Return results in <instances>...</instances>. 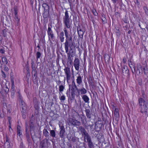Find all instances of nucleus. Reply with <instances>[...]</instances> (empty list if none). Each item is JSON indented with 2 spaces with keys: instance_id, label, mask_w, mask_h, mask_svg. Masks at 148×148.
<instances>
[{
  "instance_id": "nucleus-1",
  "label": "nucleus",
  "mask_w": 148,
  "mask_h": 148,
  "mask_svg": "<svg viewBox=\"0 0 148 148\" xmlns=\"http://www.w3.org/2000/svg\"><path fill=\"white\" fill-rule=\"evenodd\" d=\"M143 96L144 99L141 97L138 99L139 105L141 108L140 112L142 114H145L148 116V101L145 98L143 95Z\"/></svg>"
},
{
  "instance_id": "nucleus-2",
  "label": "nucleus",
  "mask_w": 148,
  "mask_h": 148,
  "mask_svg": "<svg viewBox=\"0 0 148 148\" xmlns=\"http://www.w3.org/2000/svg\"><path fill=\"white\" fill-rule=\"evenodd\" d=\"M64 31L65 33V35L66 37V42L64 43L65 47L66 48V47H68V45H70L73 44L72 40V36L71 35H70L69 34L67 30L66 29V27L64 28Z\"/></svg>"
},
{
  "instance_id": "nucleus-3",
  "label": "nucleus",
  "mask_w": 148,
  "mask_h": 148,
  "mask_svg": "<svg viewBox=\"0 0 148 148\" xmlns=\"http://www.w3.org/2000/svg\"><path fill=\"white\" fill-rule=\"evenodd\" d=\"M63 20L65 26L67 28H70L71 24V21L70 18L69 16L68 11L66 10L65 12V16L63 18Z\"/></svg>"
},
{
  "instance_id": "nucleus-4",
  "label": "nucleus",
  "mask_w": 148,
  "mask_h": 148,
  "mask_svg": "<svg viewBox=\"0 0 148 148\" xmlns=\"http://www.w3.org/2000/svg\"><path fill=\"white\" fill-rule=\"evenodd\" d=\"M119 70H117L118 72L122 75L125 76L127 75L129 77L130 76V74L129 73V70L128 68V67L124 65H121V68H120L119 66Z\"/></svg>"
},
{
  "instance_id": "nucleus-5",
  "label": "nucleus",
  "mask_w": 148,
  "mask_h": 148,
  "mask_svg": "<svg viewBox=\"0 0 148 148\" xmlns=\"http://www.w3.org/2000/svg\"><path fill=\"white\" fill-rule=\"evenodd\" d=\"M20 108L23 118L24 119H25L26 117L27 108V106L24 101L21 103Z\"/></svg>"
},
{
  "instance_id": "nucleus-6",
  "label": "nucleus",
  "mask_w": 148,
  "mask_h": 148,
  "mask_svg": "<svg viewBox=\"0 0 148 148\" xmlns=\"http://www.w3.org/2000/svg\"><path fill=\"white\" fill-rule=\"evenodd\" d=\"M34 123L35 118L33 116V115H32L29 121V131L30 132L31 138L34 141V138L32 135V130H34V128H35V127L34 125Z\"/></svg>"
},
{
  "instance_id": "nucleus-7",
  "label": "nucleus",
  "mask_w": 148,
  "mask_h": 148,
  "mask_svg": "<svg viewBox=\"0 0 148 148\" xmlns=\"http://www.w3.org/2000/svg\"><path fill=\"white\" fill-rule=\"evenodd\" d=\"M28 124H26L25 136L27 143L29 145H31L32 144V141L30 136L29 132L28 130Z\"/></svg>"
},
{
  "instance_id": "nucleus-8",
  "label": "nucleus",
  "mask_w": 148,
  "mask_h": 148,
  "mask_svg": "<svg viewBox=\"0 0 148 148\" xmlns=\"http://www.w3.org/2000/svg\"><path fill=\"white\" fill-rule=\"evenodd\" d=\"M103 127V124L101 121H98L95 123V127L94 129L97 132H99L101 130L102 127Z\"/></svg>"
},
{
  "instance_id": "nucleus-9",
  "label": "nucleus",
  "mask_w": 148,
  "mask_h": 148,
  "mask_svg": "<svg viewBox=\"0 0 148 148\" xmlns=\"http://www.w3.org/2000/svg\"><path fill=\"white\" fill-rule=\"evenodd\" d=\"M47 129L44 128L43 131V134L46 138L45 139H46L47 140L48 145L50 144V143L48 141V140L50 138V132L48 130V128L46 127Z\"/></svg>"
},
{
  "instance_id": "nucleus-10",
  "label": "nucleus",
  "mask_w": 148,
  "mask_h": 148,
  "mask_svg": "<svg viewBox=\"0 0 148 148\" xmlns=\"http://www.w3.org/2000/svg\"><path fill=\"white\" fill-rule=\"evenodd\" d=\"M69 122L71 125L73 126H79L81 125V123L79 121L70 118Z\"/></svg>"
},
{
  "instance_id": "nucleus-11",
  "label": "nucleus",
  "mask_w": 148,
  "mask_h": 148,
  "mask_svg": "<svg viewBox=\"0 0 148 148\" xmlns=\"http://www.w3.org/2000/svg\"><path fill=\"white\" fill-rule=\"evenodd\" d=\"M47 140L44 139L40 143L39 146V148H48Z\"/></svg>"
},
{
  "instance_id": "nucleus-12",
  "label": "nucleus",
  "mask_w": 148,
  "mask_h": 148,
  "mask_svg": "<svg viewBox=\"0 0 148 148\" xmlns=\"http://www.w3.org/2000/svg\"><path fill=\"white\" fill-rule=\"evenodd\" d=\"M85 111L87 118L89 119H90L93 116L92 110L86 107Z\"/></svg>"
},
{
  "instance_id": "nucleus-13",
  "label": "nucleus",
  "mask_w": 148,
  "mask_h": 148,
  "mask_svg": "<svg viewBox=\"0 0 148 148\" xmlns=\"http://www.w3.org/2000/svg\"><path fill=\"white\" fill-rule=\"evenodd\" d=\"M84 28V27H81L79 23H78V26L77 27V30L79 36V31L80 32V35L82 36V37H83V35L85 32V29Z\"/></svg>"
},
{
  "instance_id": "nucleus-14",
  "label": "nucleus",
  "mask_w": 148,
  "mask_h": 148,
  "mask_svg": "<svg viewBox=\"0 0 148 148\" xmlns=\"http://www.w3.org/2000/svg\"><path fill=\"white\" fill-rule=\"evenodd\" d=\"M59 127H60V131L59 132V136L61 138L63 139H64V134L66 132L65 129L64 127V126L62 125V126H60L59 125Z\"/></svg>"
},
{
  "instance_id": "nucleus-15",
  "label": "nucleus",
  "mask_w": 148,
  "mask_h": 148,
  "mask_svg": "<svg viewBox=\"0 0 148 148\" xmlns=\"http://www.w3.org/2000/svg\"><path fill=\"white\" fill-rule=\"evenodd\" d=\"M71 66H68L65 67L64 69L65 73L66 75V79L67 81L70 79L71 77L70 68Z\"/></svg>"
},
{
  "instance_id": "nucleus-16",
  "label": "nucleus",
  "mask_w": 148,
  "mask_h": 148,
  "mask_svg": "<svg viewBox=\"0 0 148 148\" xmlns=\"http://www.w3.org/2000/svg\"><path fill=\"white\" fill-rule=\"evenodd\" d=\"M52 26L51 24H48V28L47 30L48 34L49 36H50L51 39H53L54 36L53 34L52 31L51 30V28Z\"/></svg>"
},
{
  "instance_id": "nucleus-17",
  "label": "nucleus",
  "mask_w": 148,
  "mask_h": 148,
  "mask_svg": "<svg viewBox=\"0 0 148 148\" xmlns=\"http://www.w3.org/2000/svg\"><path fill=\"white\" fill-rule=\"evenodd\" d=\"M143 73V67L140 64H139L137 67L136 73L138 75H139L142 74Z\"/></svg>"
},
{
  "instance_id": "nucleus-18",
  "label": "nucleus",
  "mask_w": 148,
  "mask_h": 148,
  "mask_svg": "<svg viewBox=\"0 0 148 148\" xmlns=\"http://www.w3.org/2000/svg\"><path fill=\"white\" fill-rule=\"evenodd\" d=\"M42 16L44 19L45 21L46 20L47 21H48V18H51L49 14V11H44L42 13Z\"/></svg>"
},
{
  "instance_id": "nucleus-19",
  "label": "nucleus",
  "mask_w": 148,
  "mask_h": 148,
  "mask_svg": "<svg viewBox=\"0 0 148 148\" xmlns=\"http://www.w3.org/2000/svg\"><path fill=\"white\" fill-rule=\"evenodd\" d=\"M50 114V116L51 117V118L53 120H56L59 116L58 114L54 112V111L53 110L51 111Z\"/></svg>"
},
{
  "instance_id": "nucleus-20",
  "label": "nucleus",
  "mask_w": 148,
  "mask_h": 148,
  "mask_svg": "<svg viewBox=\"0 0 148 148\" xmlns=\"http://www.w3.org/2000/svg\"><path fill=\"white\" fill-rule=\"evenodd\" d=\"M48 130L50 132V137H52L53 138H56V128H54L53 129L51 130L49 127Z\"/></svg>"
},
{
  "instance_id": "nucleus-21",
  "label": "nucleus",
  "mask_w": 148,
  "mask_h": 148,
  "mask_svg": "<svg viewBox=\"0 0 148 148\" xmlns=\"http://www.w3.org/2000/svg\"><path fill=\"white\" fill-rule=\"evenodd\" d=\"M72 85L73 86L74 88L76 90V91L77 92V93H76L75 94V95L76 96L78 97L80 95V92L79 90V89H78L76 86L75 84V83L74 82V80H73L72 82Z\"/></svg>"
},
{
  "instance_id": "nucleus-22",
  "label": "nucleus",
  "mask_w": 148,
  "mask_h": 148,
  "mask_svg": "<svg viewBox=\"0 0 148 148\" xmlns=\"http://www.w3.org/2000/svg\"><path fill=\"white\" fill-rule=\"evenodd\" d=\"M114 111V115L115 118V119L116 121L119 120V110L117 108H115Z\"/></svg>"
},
{
  "instance_id": "nucleus-23",
  "label": "nucleus",
  "mask_w": 148,
  "mask_h": 148,
  "mask_svg": "<svg viewBox=\"0 0 148 148\" xmlns=\"http://www.w3.org/2000/svg\"><path fill=\"white\" fill-rule=\"evenodd\" d=\"M84 140L86 139V142H88V141L92 140L91 136L89 135V134L88 132H87L84 135H83Z\"/></svg>"
},
{
  "instance_id": "nucleus-24",
  "label": "nucleus",
  "mask_w": 148,
  "mask_h": 148,
  "mask_svg": "<svg viewBox=\"0 0 148 148\" xmlns=\"http://www.w3.org/2000/svg\"><path fill=\"white\" fill-rule=\"evenodd\" d=\"M130 62L131 63V62L130 61ZM129 65L130 68L132 71L133 74L135 73H136V67L135 66L133 65L132 63L130 64V63H129Z\"/></svg>"
},
{
  "instance_id": "nucleus-25",
  "label": "nucleus",
  "mask_w": 148,
  "mask_h": 148,
  "mask_svg": "<svg viewBox=\"0 0 148 148\" xmlns=\"http://www.w3.org/2000/svg\"><path fill=\"white\" fill-rule=\"evenodd\" d=\"M84 142L88 143V148H94V144L92 141V140L88 141V142H86V140L85 139Z\"/></svg>"
},
{
  "instance_id": "nucleus-26",
  "label": "nucleus",
  "mask_w": 148,
  "mask_h": 148,
  "mask_svg": "<svg viewBox=\"0 0 148 148\" xmlns=\"http://www.w3.org/2000/svg\"><path fill=\"white\" fill-rule=\"evenodd\" d=\"M42 6L44 8V11H49V7L47 4L45 3H43Z\"/></svg>"
},
{
  "instance_id": "nucleus-27",
  "label": "nucleus",
  "mask_w": 148,
  "mask_h": 148,
  "mask_svg": "<svg viewBox=\"0 0 148 148\" xmlns=\"http://www.w3.org/2000/svg\"><path fill=\"white\" fill-rule=\"evenodd\" d=\"M42 6L44 8V11H49V7L47 4L45 3H43Z\"/></svg>"
},
{
  "instance_id": "nucleus-28",
  "label": "nucleus",
  "mask_w": 148,
  "mask_h": 148,
  "mask_svg": "<svg viewBox=\"0 0 148 148\" xmlns=\"http://www.w3.org/2000/svg\"><path fill=\"white\" fill-rule=\"evenodd\" d=\"M82 99L85 103H89V99L86 95H84L82 96Z\"/></svg>"
},
{
  "instance_id": "nucleus-29",
  "label": "nucleus",
  "mask_w": 148,
  "mask_h": 148,
  "mask_svg": "<svg viewBox=\"0 0 148 148\" xmlns=\"http://www.w3.org/2000/svg\"><path fill=\"white\" fill-rule=\"evenodd\" d=\"M79 130H80L82 134L83 135H84L87 132L86 131V130L82 126H80L79 127Z\"/></svg>"
},
{
  "instance_id": "nucleus-30",
  "label": "nucleus",
  "mask_w": 148,
  "mask_h": 148,
  "mask_svg": "<svg viewBox=\"0 0 148 148\" xmlns=\"http://www.w3.org/2000/svg\"><path fill=\"white\" fill-rule=\"evenodd\" d=\"M72 62V59H71V57L68 58L67 61V66H71Z\"/></svg>"
},
{
  "instance_id": "nucleus-31",
  "label": "nucleus",
  "mask_w": 148,
  "mask_h": 148,
  "mask_svg": "<svg viewBox=\"0 0 148 148\" xmlns=\"http://www.w3.org/2000/svg\"><path fill=\"white\" fill-rule=\"evenodd\" d=\"M17 134H19V136L20 137V136L22 135V133L21 132V127L19 125H18L17 126Z\"/></svg>"
},
{
  "instance_id": "nucleus-32",
  "label": "nucleus",
  "mask_w": 148,
  "mask_h": 148,
  "mask_svg": "<svg viewBox=\"0 0 148 148\" xmlns=\"http://www.w3.org/2000/svg\"><path fill=\"white\" fill-rule=\"evenodd\" d=\"M75 136L74 134H73V133L72 134L71 133H69L67 135V138L68 140H70V141Z\"/></svg>"
},
{
  "instance_id": "nucleus-33",
  "label": "nucleus",
  "mask_w": 148,
  "mask_h": 148,
  "mask_svg": "<svg viewBox=\"0 0 148 148\" xmlns=\"http://www.w3.org/2000/svg\"><path fill=\"white\" fill-rule=\"evenodd\" d=\"M70 141L73 143H75L76 144L77 143L79 142V139L78 138L75 136Z\"/></svg>"
},
{
  "instance_id": "nucleus-34",
  "label": "nucleus",
  "mask_w": 148,
  "mask_h": 148,
  "mask_svg": "<svg viewBox=\"0 0 148 148\" xmlns=\"http://www.w3.org/2000/svg\"><path fill=\"white\" fill-rule=\"evenodd\" d=\"M64 33L63 32H61L60 34L59 37L61 42H63L64 40Z\"/></svg>"
},
{
  "instance_id": "nucleus-35",
  "label": "nucleus",
  "mask_w": 148,
  "mask_h": 148,
  "mask_svg": "<svg viewBox=\"0 0 148 148\" xmlns=\"http://www.w3.org/2000/svg\"><path fill=\"white\" fill-rule=\"evenodd\" d=\"M104 59L106 63L109 62L110 60L109 55L108 54H106L104 56Z\"/></svg>"
},
{
  "instance_id": "nucleus-36",
  "label": "nucleus",
  "mask_w": 148,
  "mask_h": 148,
  "mask_svg": "<svg viewBox=\"0 0 148 148\" xmlns=\"http://www.w3.org/2000/svg\"><path fill=\"white\" fill-rule=\"evenodd\" d=\"M69 47L70 48V50L69 52L71 51H74L75 50V47L73 43L70 45H68V49H69Z\"/></svg>"
},
{
  "instance_id": "nucleus-37",
  "label": "nucleus",
  "mask_w": 148,
  "mask_h": 148,
  "mask_svg": "<svg viewBox=\"0 0 148 148\" xmlns=\"http://www.w3.org/2000/svg\"><path fill=\"white\" fill-rule=\"evenodd\" d=\"M93 78L92 79L91 76L89 75L88 77V81H89V83L92 86H94L93 81Z\"/></svg>"
},
{
  "instance_id": "nucleus-38",
  "label": "nucleus",
  "mask_w": 148,
  "mask_h": 148,
  "mask_svg": "<svg viewBox=\"0 0 148 148\" xmlns=\"http://www.w3.org/2000/svg\"><path fill=\"white\" fill-rule=\"evenodd\" d=\"M141 38L145 42L148 41V35H142Z\"/></svg>"
},
{
  "instance_id": "nucleus-39",
  "label": "nucleus",
  "mask_w": 148,
  "mask_h": 148,
  "mask_svg": "<svg viewBox=\"0 0 148 148\" xmlns=\"http://www.w3.org/2000/svg\"><path fill=\"white\" fill-rule=\"evenodd\" d=\"M32 74L34 76H36L38 75L37 71L36 69V68H34V69L33 68V69H32Z\"/></svg>"
},
{
  "instance_id": "nucleus-40",
  "label": "nucleus",
  "mask_w": 148,
  "mask_h": 148,
  "mask_svg": "<svg viewBox=\"0 0 148 148\" xmlns=\"http://www.w3.org/2000/svg\"><path fill=\"white\" fill-rule=\"evenodd\" d=\"M77 82V84H79L82 83V78L79 75L78 76L76 79Z\"/></svg>"
},
{
  "instance_id": "nucleus-41",
  "label": "nucleus",
  "mask_w": 148,
  "mask_h": 148,
  "mask_svg": "<svg viewBox=\"0 0 148 148\" xmlns=\"http://www.w3.org/2000/svg\"><path fill=\"white\" fill-rule=\"evenodd\" d=\"M79 92H80L81 94H84L87 92L86 90L84 88L79 89Z\"/></svg>"
},
{
  "instance_id": "nucleus-42",
  "label": "nucleus",
  "mask_w": 148,
  "mask_h": 148,
  "mask_svg": "<svg viewBox=\"0 0 148 148\" xmlns=\"http://www.w3.org/2000/svg\"><path fill=\"white\" fill-rule=\"evenodd\" d=\"M65 49L66 50V52L67 53V57L68 58H69V57H73V56H72V55L71 54V52H68V48L67 49V47H66V48L65 47Z\"/></svg>"
},
{
  "instance_id": "nucleus-43",
  "label": "nucleus",
  "mask_w": 148,
  "mask_h": 148,
  "mask_svg": "<svg viewBox=\"0 0 148 148\" xmlns=\"http://www.w3.org/2000/svg\"><path fill=\"white\" fill-rule=\"evenodd\" d=\"M143 71L145 74L146 75L147 73V72H146V71L147 70V64H145L144 66L143 67Z\"/></svg>"
},
{
  "instance_id": "nucleus-44",
  "label": "nucleus",
  "mask_w": 148,
  "mask_h": 148,
  "mask_svg": "<svg viewBox=\"0 0 148 148\" xmlns=\"http://www.w3.org/2000/svg\"><path fill=\"white\" fill-rule=\"evenodd\" d=\"M18 99L19 102L21 103L22 102H24V101L22 99V97L20 94L19 92H18Z\"/></svg>"
},
{
  "instance_id": "nucleus-45",
  "label": "nucleus",
  "mask_w": 148,
  "mask_h": 148,
  "mask_svg": "<svg viewBox=\"0 0 148 148\" xmlns=\"http://www.w3.org/2000/svg\"><path fill=\"white\" fill-rule=\"evenodd\" d=\"M2 61L3 64H7L8 63L7 59L5 57H3L2 58Z\"/></svg>"
},
{
  "instance_id": "nucleus-46",
  "label": "nucleus",
  "mask_w": 148,
  "mask_h": 148,
  "mask_svg": "<svg viewBox=\"0 0 148 148\" xmlns=\"http://www.w3.org/2000/svg\"><path fill=\"white\" fill-rule=\"evenodd\" d=\"M80 63L79 60L78 58H75L74 62V64H79Z\"/></svg>"
},
{
  "instance_id": "nucleus-47",
  "label": "nucleus",
  "mask_w": 148,
  "mask_h": 148,
  "mask_svg": "<svg viewBox=\"0 0 148 148\" xmlns=\"http://www.w3.org/2000/svg\"><path fill=\"white\" fill-rule=\"evenodd\" d=\"M41 54L39 51H37L36 54L37 59L38 60V59L39 58L41 57Z\"/></svg>"
},
{
  "instance_id": "nucleus-48",
  "label": "nucleus",
  "mask_w": 148,
  "mask_h": 148,
  "mask_svg": "<svg viewBox=\"0 0 148 148\" xmlns=\"http://www.w3.org/2000/svg\"><path fill=\"white\" fill-rule=\"evenodd\" d=\"M14 14L15 15H16L17 13L18 8L17 6L15 5L14 8Z\"/></svg>"
},
{
  "instance_id": "nucleus-49",
  "label": "nucleus",
  "mask_w": 148,
  "mask_h": 148,
  "mask_svg": "<svg viewBox=\"0 0 148 148\" xmlns=\"http://www.w3.org/2000/svg\"><path fill=\"white\" fill-rule=\"evenodd\" d=\"M64 86L62 85H61L59 86V91L60 92H62L64 89Z\"/></svg>"
},
{
  "instance_id": "nucleus-50",
  "label": "nucleus",
  "mask_w": 148,
  "mask_h": 148,
  "mask_svg": "<svg viewBox=\"0 0 148 148\" xmlns=\"http://www.w3.org/2000/svg\"><path fill=\"white\" fill-rule=\"evenodd\" d=\"M11 88L10 90V92H15L16 90L15 89L14 84H13V85L11 84Z\"/></svg>"
},
{
  "instance_id": "nucleus-51",
  "label": "nucleus",
  "mask_w": 148,
  "mask_h": 148,
  "mask_svg": "<svg viewBox=\"0 0 148 148\" xmlns=\"http://www.w3.org/2000/svg\"><path fill=\"white\" fill-rule=\"evenodd\" d=\"M10 80L11 82V84H14V78L13 77V75H12L11 73H10Z\"/></svg>"
},
{
  "instance_id": "nucleus-52",
  "label": "nucleus",
  "mask_w": 148,
  "mask_h": 148,
  "mask_svg": "<svg viewBox=\"0 0 148 148\" xmlns=\"http://www.w3.org/2000/svg\"><path fill=\"white\" fill-rule=\"evenodd\" d=\"M7 31L6 29H3V30H2V32L3 36L4 37H5L6 36Z\"/></svg>"
},
{
  "instance_id": "nucleus-53",
  "label": "nucleus",
  "mask_w": 148,
  "mask_h": 148,
  "mask_svg": "<svg viewBox=\"0 0 148 148\" xmlns=\"http://www.w3.org/2000/svg\"><path fill=\"white\" fill-rule=\"evenodd\" d=\"M36 76H34L35 77V79L34 80H33V82L34 84L37 83L38 80V75Z\"/></svg>"
},
{
  "instance_id": "nucleus-54",
  "label": "nucleus",
  "mask_w": 148,
  "mask_h": 148,
  "mask_svg": "<svg viewBox=\"0 0 148 148\" xmlns=\"http://www.w3.org/2000/svg\"><path fill=\"white\" fill-rule=\"evenodd\" d=\"M15 16V19L16 20V22L18 24V23L19 22L20 19L18 18V16H17V15H16Z\"/></svg>"
},
{
  "instance_id": "nucleus-55",
  "label": "nucleus",
  "mask_w": 148,
  "mask_h": 148,
  "mask_svg": "<svg viewBox=\"0 0 148 148\" xmlns=\"http://www.w3.org/2000/svg\"><path fill=\"white\" fill-rule=\"evenodd\" d=\"M103 16H103V15H102V17H103V18H102L101 19L102 21V22L103 23H107V20L105 18V16L104 15Z\"/></svg>"
},
{
  "instance_id": "nucleus-56",
  "label": "nucleus",
  "mask_w": 148,
  "mask_h": 148,
  "mask_svg": "<svg viewBox=\"0 0 148 148\" xmlns=\"http://www.w3.org/2000/svg\"><path fill=\"white\" fill-rule=\"evenodd\" d=\"M92 12L94 16H97L98 15V13L95 9L92 10Z\"/></svg>"
},
{
  "instance_id": "nucleus-57",
  "label": "nucleus",
  "mask_w": 148,
  "mask_h": 148,
  "mask_svg": "<svg viewBox=\"0 0 148 148\" xmlns=\"http://www.w3.org/2000/svg\"><path fill=\"white\" fill-rule=\"evenodd\" d=\"M143 8L145 11L146 14L148 16V9L147 7L146 6H144Z\"/></svg>"
},
{
  "instance_id": "nucleus-58",
  "label": "nucleus",
  "mask_w": 148,
  "mask_h": 148,
  "mask_svg": "<svg viewBox=\"0 0 148 148\" xmlns=\"http://www.w3.org/2000/svg\"><path fill=\"white\" fill-rule=\"evenodd\" d=\"M74 65L75 67V69L77 71H78L79 69V64H74Z\"/></svg>"
},
{
  "instance_id": "nucleus-59",
  "label": "nucleus",
  "mask_w": 148,
  "mask_h": 148,
  "mask_svg": "<svg viewBox=\"0 0 148 148\" xmlns=\"http://www.w3.org/2000/svg\"><path fill=\"white\" fill-rule=\"evenodd\" d=\"M68 146V148H72V145L71 143L68 142L66 144Z\"/></svg>"
},
{
  "instance_id": "nucleus-60",
  "label": "nucleus",
  "mask_w": 148,
  "mask_h": 148,
  "mask_svg": "<svg viewBox=\"0 0 148 148\" xmlns=\"http://www.w3.org/2000/svg\"><path fill=\"white\" fill-rule=\"evenodd\" d=\"M116 34L117 36H119L120 35V31L119 30V29H116Z\"/></svg>"
},
{
  "instance_id": "nucleus-61",
  "label": "nucleus",
  "mask_w": 148,
  "mask_h": 148,
  "mask_svg": "<svg viewBox=\"0 0 148 148\" xmlns=\"http://www.w3.org/2000/svg\"><path fill=\"white\" fill-rule=\"evenodd\" d=\"M5 52V50L4 48L3 47V48H1L0 49V53H1L3 54Z\"/></svg>"
},
{
  "instance_id": "nucleus-62",
  "label": "nucleus",
  "mask_w": 148,
  "mask_h": 148,
  "mask_svg": "<svg viewBox=\"0 0 148 148\" xmlns=\"http://www.w3.org/2000/svg\"><path fill=\"white\" fill-rule=\"evenodd\" d=\"M65 97L64 95L61 96L60 98V99L61 101H64L65 100Z\"/></svg>"
},
{
  "instance_id": "nucleus-63",
  "label": "nucleus",
  "mask_w": 148,
  "mask_h": 148,
  "mask_svg": "<svg viewBox=\"0 0 148 148\" xmlns=\"http://www.w3.org/2000/svg\"><path fill=\"white\" fill-rule=\"evenodd\" d=\"M91 123H92L91 124H89V125H88V126H89L90 127L91 130L93 128V127L94 125L93 123L92 122H91Z\"/></svg>"
},
{
  "instance_id": "nucleus-64",
  "label": "nucleus",
  "mask_w": 148,
  "mask_h": 148,
  "mask_svg": "<svg viewBox=\"0 0 148 148\" xmlns=\"http://www.w3.org/2000/svg\"><path fill=\"white\" fill-rule=\"evenodd\" d=\"M11 97L12 98H14V97L15 92H11Z\"/></svg>"
}]
</instances>
